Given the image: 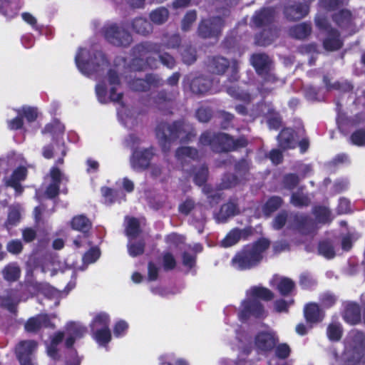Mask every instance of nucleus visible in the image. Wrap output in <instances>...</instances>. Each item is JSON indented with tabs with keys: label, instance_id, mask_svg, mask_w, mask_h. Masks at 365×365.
Segmentation results:
<instances>
[{
	"label": "nucleus",
	"instance_id": "48",
	"mask_svg": "<svg viewBox=\"0 0 365 365\" xmlns=\"http://www.w3.org/2000/svg\"><path fill=\"white\" fill-rule=\"evenodd\" d=\"M289 202L296 207H302L308 206L311 200L307 194H304L299 189L297 192L292 193Z\"/></svg>",
	"mask_w": 365,
	"mask_h": 365
},
{
	"label": "nucleus",
	"instance_id": "23",
	"mask_svg": "<svg viewBox=\"0 0 365 365\" xmlns=\"http://www.w3.org/2000/svg\"><path fill=\"white\" fill-rule=\"evenodd\" d=\"M322 45L327 51H336L341 49L344 46V42L341 38L340 32L336 29H331L323 40Z\"/></svg>",
	"mask_w": 365,
	"mask_h": 365
},
{
	"label": "nucleus",
	"instance_id": "64",
	"mask_svg": "<svg viewBox=\"0 0 365 365\" xmlns=\"http://www.w3.org/2000/svg\"><path fill=\"white\" fill-rule=\"evenodd\" d=\"M288 219V212L285 210L280 211L273 219L272 227L275 230H282L286 225Z\"/></svg>",
	"mask_w": 365,
	"mask_h": 365
},
{
	"label": "nucleus",
	"instance_id": "47",
	"mask_svg": "<svg viewBox=\"0 0 365 365\" xmlns=\"http://www.w3.org/2000/svg\"><path fill=\"white\" fill-rule=\"evenodd\" d=\"M194 173L193 182L198 186L205 184L207 180L209 170L206 165H202L198 168H193L191 170Z\"/></svg>",
	"mask_w": 365,
	"mask_h": 365
},
{
	"label": "nucleus",
	"instance_id": "30",
	"mask_svg": "<svg viewBox=\"0 0 365 365\" xmlns=\"http://www.w3.org/2000/svg\"><path fill=\"white\" fill-rule=\"evenodd\" d=\"M179 95V91L177 89L172 91H167L163 89L160 91L154 97V103L159 109H163V107L168 106L173 103Z\"/></svg>",
	"mask_w": 365,
	"mask_h": 365
},
{
	"label": "nucleus",
	"instance_id": "61",
	"mask_svg": "<svg viewBox=\"0 0 365 365\" xmlns=\"http://www.w3.org/2000/svg\"><path fill=\"white\" fill-rule=\"evenodd\" d=\"M182 60L187 65H191L197 60L196 48L191 45L187 46L181 53Z\"/></svg>",
	"mask_w": 365,
	"mask_h": 365
},
{
	"label": "nucleus",
	"instance_id": "24",
	"mask_svg": "<svg viewBox=\"0 0 365 365\" xmlns=\"http://www.w3.org/2000/svg\"><path fill=\"white\" fill-rule=\"evenodd\" d=\"M240 213L236 199H230L227 203L223 204L217 213V218L221 222H226L227 220Z\"/></svg>",
	"mask_w": 365,
	"mask_h": 365
},
{
	"label": "nucleus",
	"instance_id": "49",
	"mask_svg": "<svg viewBox=\"0 0 365 365\" xmlns=\"http://www.w3.org/2000/svg\"><path fill=\"white\" fill-rule=\"evenodd\" d=\"M169 16V11L165 7H159L150 13L149 17L151 21L157 25L165 23Z\"/></svg>",
	"mask_w": 365,
	"mask_h": 365
},
{
	"label": "nucleus",
	"instance_id": "37",
	"mask_svg": "<svg viewBox=\"0 0 365 365\" xmlns=\"http://www.w3.org/2000/svg\"><path fill=\"white\" fill-rule=\"evenodd\" d=\"M175 158L178 160L180 161L184 168V163L186 161V158H189L193 160L199 158L198 150L193 147L190 146H182L179 147L175 151Z\"/></svg>",
	"mask_w": 365,
	"mask_h": 365
},
{
	"label": "nucleus",
	"instance_id": "1",
	"mask_svg": "<svg viewBox=\"0 0 365 365\" xmlns=\"http://www.w3.org/2000/svg\"><path fill=\"white\" fill-rule=\"evenodd\" d=\"M155 133L163 153L169 152L172 142L178 138L182 143H187L197 135L193 125L184 120H175L171 124L160 122L156 126Z\"/></svg>",
	"mask_w": 365,
	"mask_h": 365
},
{
	"label": "nucleus",
	"instance_id": "25",
	"mask_svg": "<svg viewBox=\"0 0 365 365\" xmlns=\"http://www.w3.org/2000/svg\"><path fill=\"white\" fill-rule=\"evenodd\" d=\"M277 27L264 28L260 32L255 36V43L259 46H267L270 45L278 36Z\"/></svg>",
	"mask_w": 365,
	"mask_h": 365
},
{
	"label": "nucleus",
	"instance_id": "45",
	"mask_svg": "<svg viewBox=\"0 0 365 365\" xmlns=\"http://www.w3.org/2000/svg\"><path fill=\"white\" fill-rule=\"evenodd\" d=\"M92 338L101 346H106L112 339L110 328L91 331Z\"/></svg>",
	"mask_w": 365,
	"mask_h": 365
},
{
	"label": "nucleus",
	"instance_id": "56",
	"mask_svg": "<svg viewBox=\"0 0 365 365\" xmlns=\"http://www.w3.org/2000/svg\"><path fill=\"white\" fill-rule=\"evenodd\" d=\"M4 278L9 282L16 281L20 276V269L16 264H10L2 271Z\"/></svg>",
	"mask_w": 365,
	"mask_h": 365
},
{
	"label": "nucleus",
	"instance_id": "60",
	"mask_svg": "<svg viewBox=\"0 0 365 365\" xmlns=\"http://www.w3.org/2000/svg\"><path fill=\"white\" fill-rule=\"evenodd\" d=\"M300 179L296 173H288L282 178V185L288 190H293L299 183Z\"/></svg>",
	"mask_w": 365,
	"mask_h": 365
},
{
	"label": "nucleus",
	"instance_id": "8",
	"mask_svg": "<svg viewBox=\"0 0 365 365\" xmlns=\"http://www.w3.org/2000/svg\"><path fill=\"white\" fill-rule=\"evenodd\" d=\"M224 26L225 20L220 16L203 19L198 24L197 33L199 37L204 39L217 38Z\"/></svg>",
	"mask_w": 365,
	"mask_h": 365
},
{
	"label": "nucleus",
	"instance_id": "63",
	"mask_svg": "<svg viewBox=\"0 0 365 365\" xmlns=\"http://www.w3.org/2000/svg\"><path fill=\"white\" fill-rule=\"evenodd\" d=\"M145 247V241L143 240H140L137 242L130 243L128 245V253L133 257L140 256L144 253Z\"/></svg>",
	"mask_w": 365,
	"mask_h": 365
},
{
	"label": "nucleus",
	"instance_id": "26",
	"mask_svg": "<svg viewBox=\"0 0 365 365\" xmlns=\"http://www.w3.org/2000/svg\"><path fill=\"white\" fill-rule=\"evenodd\" d=\"M304 316L308 323L314 324L323 320L324 313L318 304L309 302L304 308Z\"/></svg>",
	"mask_w": 365,
	"mask_h": 365
},
{
	"label": "nucleus",
	"instance_id": "6",
	"mask_svg": "<svg viewBox=\"0 0 365 365\" xmlns=\"http://www.w3.org/2000/svg\"><path fill=\"white\" fill-rule=\"evenodd\" d=\"M102 34L106 41L116 47L128 48L133 42L130 33L117 23L104 25Z\"/></svg>",
	"mask_w": 365,
	"mask_h": 365
},
{
	"label": "nucleus",
	"instance_id": "43",
	"mask_svg": "<svg viewBox=\"0 0 365 365\" xmlns=\"http://www.w3.org/2000/svg\"><path fill=\"white\" fill-rule=\"evenodd\" d=\"M65 132V125L57 118H53L49 123H47V133H50L53 139L58 140L62 138Z\"/></svg>",
	"mask_w": 365,
	"mask_h": 365
},
{
	"label": "nucleus",
	"instance_id": "13",
	"mask_svg": "<svg viewBox=\"0 0 365 365\" xmlns=\"http://www.w3.org/2000/svg\"><path fill=\"white\" fill-rule=\"evenodd\" d=\"M154 155L152 148L143 150H135L130 158V164L135 170H145L150 165V161Z\"/></svg>",
	"mask_w": 365,
	"mask_h": 365
},
{
	"label": "nucleus",
	"instance_id": "29",
	"mask_svg": "<svg viewBox=\"0 0 365 365\" xmlns=\"http://www.w3.org/2000/svg\"><path fill=\"white\" fill-rule=\"evenodd\" d=\"M293 227L302 235H308L312 231V222L309 216L295 213L292 219Z\"/></svg>",
	"mask_w": 365,
	"mask_h": 365
},
{
	"label": "nucleus",
	"instance_id": "21",
	"mask_svg": "<svg viewBox=\"0 0 365 365\" xmlns=\"http://www.w3.org/2000/svg\"><path fill=\"white\" fill-rule=\"evenodd\" d=\"M343 319L351 325H356L361 322V309L356 302L348 303L344 310Z\"/></svg>",
	"mask_w": 365,
	"mask_h": 365
},
{
	"label": "nucleus",
	"instance_id": "17",
	"mask_svg": "<svg viewBox=\"0 0 365 365\" xmlns=\"http://www.w3.org/2000/svg\"><path fill=\"white\" fill-rule=\"evenodd\" d=\"M275 11L273 8H263L257 12L252 18L254 24L257 28L277 27L274 24Z\"/></svg>",
	"mask_w": 365,
	"mask_h": 365
},
{
	"label": "nucleus",
	"instance_id": "20",
	"mask_svg": "<svg viewBox=\"0 0 365 365\" xmlns=\"http://www.w3.org/2000/svg\"><path fill=\"white\" fill-rule=\"evenodd\" d=\"M161 51L162 44L150 41L141 42L132 48L133 54L139 58H143L148 53H160Z\"/></svg>",
	"mask_w": 365,
	"mask_h": 365
},
{
	"label": "nucleus",
	"instance_id": "53",
	"mask_svg": "<svg viewBox=\"0 0 365 365\" xmlns=\"http://www.w3.org/2000/svg\"><path fill=\"white\" fill-rule=\"evenodd\" d=\"M17 115L21 118H25L29 123L34 122L38 115V112L36 108L24 106L16 110Z\"/></svg>",
	"mask_w": 365,
	"mask_h": 365
},
{
	"label": "nucleus",
	"instance_id": "38",
	"mask_svg": "<svg viewBox=\"0 0 365 365\" xmlns=\"http://www.w3.org/2000/svg\"><path fill=\"white\" fill-rule=\"evenodd\" d=\"M110 318L106 312L98 313L90 323V331L110 328Z\"/></svg>",
	"mask_w": 365,
	"mask_h": 365
},
{
	"label": "nucleus",
	"instance_id": "28",
	"mask_svg": "<svg viewBox=\"0 0 365 365\" xmlns=\"http://www.w3.org/2000/svg\"><path fill=\"white\" fill-rule=\"evenodd\" d=\"M72 288L73 287H69V284H68L63 290L61 291L47 284V302H53L47 306L51 309L58 307L61 300L68 294Z\"/></svg>",
	"mask_w": 365,
	"mask_h": 365
},
{
	"label": "nucleus",
	"instance_id": "54",
	"mask_svg": "<svg viewBox=\"0 0 365 365\" xmlns=\"http://www.w3.org/2000/svg\"><path fill=\"white\" fill-rule=\"evenodd\" d=\"M227 92L235 99L245 103H250L251 100L250 94L248 92L240 90L239 87L235 86L227 87Z\"/></svg>",
	"mask_w": 365,
	"mask_h": 365
},
{
	"label": "nucleus",
	"instance_id": "55",
	"mask_svg": "<svg viewBox=\"0 0 365 365\" xmlns=\"http://www.w3.org/2000/svg\"><path fill=\"white\" fill-rule=\"evenodd\" d=\"M45 321L46 317L44 315H38L30 318L25 324V330L31 333L36 332L41 327Z\"/></svg>",
	"mask_w": 365,
	"mask_h": 365
},
{
	"label": "nucleus",
	"instance_id": "62",
	"mask_svg": "<svg viewBox=\"0 0 365 365\" xmlns=\"http://www.w3.org/2000/svg\"><path fill=\"white\" fill-rule=\"evenodd\" d=\"M327 334L330 341H338L342 336V329L339 324L331 323L327 329Z\"/></svg>",
	"mask_w": 365,
	"mask_h": 365
},
{
	"label": "nucleus",
	"instance_id": "58",
	"mask_svg": "<svg viewBox=\"0 0 365 365\" xmlns=\"http://www.w3.org/2000/svg\"><path fill=\"white\" fill-rule=\"evenodd\" d=\"M101 192L104 199V203L108 205L115 203L118 196V190L107 186L102 187Z\"/></svg>",
	"mask_w": 365,
	"mask_h": 365
},
{
	"label": "nucleus",
	"instance_id": "12",
	"mask_svg": "<svg viewBox=\"0 0 365 365\" xmlns=\"http://www.w3.org/2000/svg\"><path fill=\"white\" fill-rule=\"evenodd\" d=\"M265 316L264 305L259 300L255 299L243 301L242 308L239 312V318L242 322H246L250 317L261 319Z\"/></svg>",
	"mask_w": 365,
	"mask_h": 365
},
{
	"label": "nucleus",
	"instance_id": "18",
	"mask_svg": "<svg viewBox=\"0 0 365 365\" xmlns=\"http://www.w3.org/2000/svg\"><path fill=\"white\" fill-rule=\"evenodd\" d=\"M260 80L258 82L257 89L262 94H267L272 90V87L268 86L276 83L279 78L274 73V67L272 66L267 70L262 71L260 74H257Z\"/></svg>",
	"mask_w": 365,
	"mask_h": 365
},
{
	"label": "nucleus",
	"instance_id": "14",
	"mask_svg": "<svg viewBox=\"0 0 365 365\" xmlns=\"http://www.w3.org/2000/svg\"><path fill=\"white\" fill-rule=\"evenodd\" d=\"M309 12V5L304 2H295L284 6L283 14L289 21H297L305 17Z\"/></svg>",
	"mask_w": 365,
	"mask_h": 365
},
{
	"label": "nucleus",
	"instance_id": "46",
	"mask_svg": "<svg viewBox=\"0 0 365 365\" xmlns=\"http://www.w3.org/2000/svg\"><path fill=\"white\" fill-rule=\"evenodd\" d=\"M317 250L319 254L327 259H333L336 256L333 242L330 240L319 241Z\"/></svg>",
	"mask_w": 365,
	"mask_h": 365
},
{
	"label": "nucleus",
	"instance_id": "57",
	"mask_svg": "<svg viewBox=\"0 0 365 365\" xmlns=\"http://www.w3.org/2000/svg\"><path fill=\"white\" fill-rule=\"evenodd\" d=\"M197 11L195 9L186 12L181 21L182 31L185 32L190 31L193 23L197 20Z\"/></svg>",
	"mask_w": 365,
	"mask_h": 365
},
{
	"label": "nucleus",
	"instance_id": "15",
	"mask_svg": "<svg viewBox=\"0 0 365 365\" xmlns=\"http://www.w3.org/2000/svg\"><path fill=\"white\" fill-rule=\"evenodd\" d=\"M331 20L341 30L347 31L355 27L354 17L347 9H341L331 14Z\"/></svg>",
	"mask_w": 365,
	"mask_h": 365
},
{
	"label": "nucleus",
	"instance_id": "44",
	"mask_svg": "<svg viewBox=\"0 0 365 365\" xmlns=\"http://www.w3.org/2000/svg\"><path fill=\"white\" fill-rule=\"evenodd\" d=\"M17 0H0V14L7 18H13L19 11Z\"/></svg>",
	"mask_w": 365,
	"mask_h": 365
},
{
	"label": "nucleus",
	"instance_id": "5",
	"mask_svg": "<svg viewBox=\"0 0 365 365\" xmlns=\"http://www.w3.org/2000/svg\"><path fill=\"white\" fill-rule=\"evenodd\" d=\"M87 53L86 48H80L75 57L76 64L83 73L86 75L96 73L110 64L106 55L102 51H94L89 58L86 60L84 56Z\"/></svg>",
	"mask_w": 365,
	"mask_h": 365
},
{
	"label": "nucleus",
	"instance_id": "2",
	"mask_svg": "<svg viewBox=\"0 0 365 365\" xmlns=\"http://www.w3.org/2000/svg\"><path fill=\"white\" fill-rule=\"evenodd\" d=\"M270 245L271 241L264 237L244 245L232 257V266L240 271L250 270L258 267Z\"/></svg>",
	"mask_w": 365,
	"mask_h": 365
},
{
	"label": "nucleus",
	"instance_id": "32",
	"mask_svg": "<svg viewBox=\"0 0 365 365\" xmlns=\"http://www.w3.org/2000/svg\"><path fill=\"white\" fill-rule=\"evenodd\" d=\"M131 28L133 31L144 36L151 34L153 30L152 24L144 17H136L131 22Z\"/></svg>",
	"mask_w": 365,
	"mask_h": 365
},
{
	"label": "nucleus",
	"instance_id": "10",
	"mask_svg": "<svg viewBox=\"0 0 365 365\" xmlns=\"http://www.w3.org/2000/svg\"><path fill=\"white\" fill-rule=\"evenodd\" d=\"M212 85L211 80L203 76L192 78L186 76L182 81L183 91H190L192 93L197 96H202L207 93L210 90Z\"/></svg>",
	"mask_w": 365,
	"mask_h": 365
},
{
	"label": "nucleus",
	"instance_id": "27",
	"mask_svg": "<svg viewBox=\"0 0 365 365\" xmlns=\"http://www.w3.org/2000/svg\"><path fill=\"white\" fill-rule=\"evenodd\" d=\"M230 65V61L223 56H215L208 58L207 66L212 73L222 75L228 69Z\"/></svg>",
	"mask_w": 365,
	"mask_h": 365
},
{
	"label": "nucleus",
	"instance_id": "22",
	"mask_svg": "<svg viewBox=\"0 0 365 365\" xmlns=\"http://www.w3.org/2000/svg\"><path fill=\"white\" fill-rule=\"evenodd\" d=\"M250 63L257 74L274 66L273 61L265 53H253L250 57Z\"/></svg>",
	"mask_w": 365,
	"mask_h": 365
},
{
	"label": "nucleus",
	"instance_id": "11",
	"mask_svg": "<svg viewBox=\"0 0 365 365\" xmlns=\"http://www.w3.org/2000/svg\"><path fill=\"white\" fill-rule=\"evenodd\" d=\"M163 84V79L155 73H147L144 78H133L128 81L130 88L136 92H146L151 87L157 88Z\"/></svg>",
	"mask_w": 365,
	"mask_h": 365
},
{
	"label": "nucleus",
	"instance_id": "19",
	"mask_svg": "<svg viewBox=\"0 0 365 365\" xmlns=\"http://www.w3.org/2000/svg\"><path fill=\"white\" fill-rule=\"evenodd\" d=\"M296 132L293 128H282L277 137L278 146L283 150L293 149L296 147Z\"/></svg>",
	"mask_w": 365,
	"mask_h": 365
},
{
	"label": "nucleus",
	"instance_id": "59",
	"mask_svg": "<svg viewBox=\"0 0 365 365\" xmlns=\"http://www.w3.org/2000/svg\"><path fill=\"white\" fill-rule=\"evenodd\" d=\"M140 232L141 230L139 220L134 217H130L125 228L127 236L134 238L136 237Z\"/></svg>",
	"mask_w": 365,
	"mask_h": 365
},
{
	"label": "nucleus",
	"instance_id": "3",
	"mask_svg": "<svg viewBox=\"0 0 365 365\" xmlns=\"http://www.w3.org/2000/svg\"><path fill=\"white\" fill-rule=\"evenodd\" d=\"M199 144L202 146H209L212 152L220 154L245 148L248 145L249 142L245 135L235 138L234 136L226 133L206 130L200 135Z\"/></svg>",
	"mask_w": 365,
	"mask_h": 365
},
{
	"label": "nucleus",
	"instance_id": "39",
	"mask_svg": "<svg viewBox=\"0 0 365 365\" xmlns=\"http://www.w3.org/2000/svg\"><path fill=\"white\" fill-rule=\"evenodd\" d=\"M284 200L278 195L269 197L262 206V212L264 215L269 216L278 210L283 205Z\"/></svg>",
	"mask_w": 365,
	"mask_h": 365
},
{
	"label": "nucleus",
	"instance_id": "35",
	"mask_svg": "<svg viewBox=\"0 0 365 365\" xmlns=\"http://www.w3.org/2000/svg\"><path fill=\"white\" fill-rule=\"evenodd\" d=\"M276 289L282 297H292L296 289V284L292 279L282 277L277 282Z\"/></svg>",
	"mask_w": 365,
	"mask_h": 365
},
{
	"label": "nucleus",
	"instance_id": "42",
	"mask_svg": "<svg viewBox=\"0 0 365 365\" xmlns=\"http://www.w3.org/2000/svg\"><path fill=\"white\" fill-rule=\"evenodd\" d=\"M251 296L257 300L270 302L274 298V292L262 286H254L251 288Z\"/></svg>",
	"mask_w": 365,
	"mask_h": 365
},
{
	"label": "nucleus",
	"instance_id": "16",
	"mask_svg": "<svg viewBox=\"0 0 365 365\" xmlns=\"http://www.w3.org/2000/svg\"><path fill=\"white\" fill-rule=\"evenodd\" d=\"M36 348L37 344L34 341H25L19 343L16 351L21 365H36L30 357Z\"/></svg>",
	"mask_w": 365,
	"mask_h": 365
},
{
	"label": "nucleus",
	"instance_id": "31",
	"mask_svg": "<svg viewBox=\"0 0 365 365\" xmlns=\"http://www.w3.org/2000/svg\"><path fill=\"white\" fill-rule=\"evenodd\" d=\"M24 212L23 207L19 204H14L9 207L7 219L4 223L7 230L19 223Z\"/></svg>",
	"mask_w": 365,
	"mask_h": 365
},
{
	"label": "nucleus",
	"instance_id": "40",
	"mask_svg": "<svg viewBox=\"0 0 365 365\" xmlns=\"http://www.w3.org/2000/svg\"><path fill=\"white\" fill-rule=\"evenodd\" d=\"M312 213L317 221L319 223L327 224L332 221L331 212L329 207L324 205H315L312 208Z\"/></svg>",
	"mask_w": 365,
	"mask_h": 365
},
{
	"label": "nucleus",
	"instance_id": "7",
	"mask_svg": "<svg viewBox=\"0 0 365 365\" xmlns=\"http://www.w3.org/2000/svg\"><path fill=\"white\" fill-rule=\"evenodd\" d=\"M348 340L349 347L345 352L346 361L351 365H355L365 356V334L360 330H352Z\"/></svg>",
	"mask_w": 365,
	"mask_h": 365
},
{
	"label": "nucleus",
	"instance_id": "33",
	"mask_svg": "<svg viewBox=\"0 0 365 365\" xmlns=\"http://www.w3.org/2000/svg\"><path fill=\"white\" fill-rule=\"evenodd\" d=\"M312 25L310 23L303 22L291 26L288 30L289 36L298 40H304L310 36Z\"/></svg>",
	"mask_w": 365,
	"mask_h": 365
},
{
	"label": "nucleus",
	"instance_id": "4",
	"mask_svg": "<svg viewBox=\"0 0 365 365\" xmlns=\"http://www.w3.org/2000/svg\"><path fill=\"white\" fill-rule=\"evenodd\" d=\"M56 148L61 152V156L55 161L49 170L47 177L49 178V184L47 185V201L52 200L53 207L51 212H54V207L56 202L59 200L58 195L60 194L61 185L64 182L68 181V177L65 175L61 167L64 164V158L66 155L67 151L64 144L56 143Z\"/></svg>",
	"mask_w": 365,
	"mask_h": 365
},
{
	"label": "nucleus",
	"instance_id": "50",
	"mask_svg": "<svg viewBox=\"0 0 365 365\" xmlns=\"http://www.w3.org/2000/svg\"><path fill=\"white\" fill-rule=\"evenodd\" d=\"M267 123L270 129L278 130L282 124L280 113L274 108H269L267 114Z\"/></svg>",
	"mask_w": 365,
	"mask_h": 365
},
{
	"label": "nucleus",
	"instance_id": "51",
	"mask_svg": "<svg viewBox=\"0 0 365 365\" xmlns=\"http://www.w3.org/2000/svg\"><path fill=\"white\" fill-rule=\"evenodd\" d=\"M239 182V178L235 174L226 173L222 175L221 182L218 185V188L220 190H229L236 187Z\"/></svg>",
	"mask_w": 365,
	"mask_h": 365
},
{
	"label": "nucleus",
	"instance_id": "9",
	"mask_svg": "<svg viewBox=\"0 0 365 365\" xmlns=\"http://www.w3.org/2000/svg\"><path fill=\"white\" fill-rule=\"evenodd\" d=\"M278 343L279 336L275 331L272 330L260 331L257 333L254 339L257 351L262 354L273 351Z\"/></svg>",
	"mask_w": 365,
	"mask_h": 365
},
{
	"label": "nucleus",
	"instance_id": "41",
	"mask_svg": "<svg viewBox=\"0 0 365 365\" xmlns=\"http://www.w3.org/2000/svg\"><path fill=\"white\" fill-rule=\"evenodd\" d=\"M146 66L150 68H157V60L153 57H147L144 61L143 58L135 56L130 61V68L135 71H142L145 69Z\"/></svg>",
	"mask_w": 365,
	"mask_h": 365
},
{
	"label": "nucleus",
	"instance_id": "34",
	"mask_svg": "<svg viewBox=\"0 0 365 365\" xmlns=\"http://www.w3.org/2000/svg\"><path fill=\"white\" fill-rule=\"evenodd\" d=\"M26 175V169L24 167H19L15 170L10 179L6 180V185L15 190L17 195H20L23 191V187L20 182L24 180Z\"/></svg>",
	"mask_w": 365,
	"mask_h": 365
},
{
	"label": "nucleus",
	"instance_id": "52",
	"mask_svg": "<svg viewBox=\"0 0 365 365\" xmlns=\"http://www.w3.org/2000/svg\"><path fill=\"white\" fill-rule=\"evenodd\" d=\"M182 43V38L179 34H164L163 37L162 48H178Z\"/></svg>",
	"mask_w": 365,
	"mask_h": 365
},
{
	"label": "nucleus",
	"instance_id": "36",
	"mask_svg": "<svg viewBox=\"0 0 365 365\" xmlns=\"http://www.w3.org/2000/svg\"><path fill=\"white\" fill-rule=\"evenodd\" d=\"M73 230L81 232L86 235L92 228V222L84 215L74 216L71 221Z\"/></svg>",
	"mask_w": 365,
	"mask_h": 365
}]
</instances>
